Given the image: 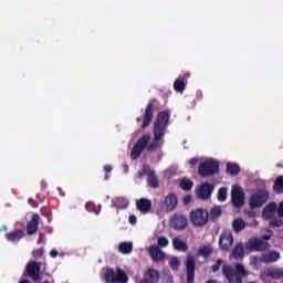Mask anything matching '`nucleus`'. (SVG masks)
Returning a JSON list of instances; mask_svg holds the SVG:
<instances>
[{"label":"nucleus","mask_w":283,"mask_h":283,"mask_svg":"<svg viewBox=\"0 0 283 283\" xmlns=\"http://www.w3.org/2000/svg\"><path fill=\"white\" fill-rule=\"evenodd\" d=\"M169 118H171L169 111H163L157 114L153 126V142L149 143L151 140V135L148 133L144 134L133 146L130 151V158H133V160L140 158V154H143L145 149H147V151H156V149L160 147V142L163 138H165V134H167V127H169Z\"/></svg>","instance_id":"nucleus-1"},{"label":"nucleus","mask_w":283,"mask_h":283,"mask_svg":"<svg viewBox=\"0 0 283 283\" xmlns=\"http://www.w3.org/2000/svg\"><path fill=\"white\" fill-rule=\"evenodd\" d=\"M222 273L229 283H242V280L249 275L242 263H238L234 268L229 265L222 266Z\"/></svg>","instance_id":"nucleus-2"},{"label":"nucleus","mask_w":283,"mask_h":283,"mask_svg":"<svg viewBox=\"0 0 283 283\" xmlns=\"http://www.w3.org/2000/svg\"><path fill=\"white\" fill-rule=\"evenodd\" d=\"M104 280L106 283H127L129 282V276L127 273L120 268L112 269L107 268L106 272L104 273Z\"/></svg>","instance_id":"nucleus-3"},{"label":"nucleus","mask_w":283,"mask_h":283,"mask_svg":"<svg viewBox=\"0 0 283 283\" xmlns=\"http://www.w3.org/2000/svg\"><path fill=\"white\" fill-rule=\"evenodd\" d=\"M220 171V164L217 160L208 159L199 164L198 174L201 178L216 176Z\"/></svg>","instance_id":"nucleus-4"},{"label":"nucleus","mask_w":283,"mask_h":283,"mask_svg":"<svg viewBox=\"0 0 283 283\" xmlns=\"http://www.w3.org/2000/svg\"><path fill=\"white\" fill-rule=\"evenodd\" d=\"M269 198H271V193L266 189H259L250 197V209H260V207H264L266 202H269Z\"/></svg>","instance_id":"nucleus-5"},{"label":"nucleus","mask_w":283,"mask_h":283,"mask_svg":"<svg viewBox=\"0 0 283 283\" xmlns=\"http://www.w3.org/2000/svg\"><path fill=\"white\" fill-rule=\"evenodd\" d=\"M156 105V98L149 99L142 117L136 118V123H142L140 129H147L154 120V106Z\"/></svg>","instance_id":"nucleus-6"},{"label":"nucleus","mask_w":283,"mask_h":283,"mask_svg":"<svg viewBox=\"0 0 283 283\" xmlns=\"http://www.w3.org/2000/svg\"><path fill=\"white\" fill-rule=\"evenodd\" d=\"M190 222L193 227H205L209 222V211L196 208L190 212Z\"/></svg>","instance_id":"nucleus-7"},{"label":"nucleus","mask_w":283,"mask_h":283,"mask_svg":"<svg viewBox=\"0 0 283 283\" xmlns=\"http://www.w3.org/2000/svg\"><path fill=\"white\" fill-rule=\"evenodd\" d=\"M25 275L27 277H30L32 282H41V280H43V273H41V262H29L25 268Z\"/></svg>","instance_id":"nucleus-8"},{"label":"nucleus","mask_w":283,"mask_h":283,"mask_svg":"<svg viewBox=\"0 0 283 283\" xmlns=\"http://www.w3.org/2000/svg\"><path fill=\"white\" fill-rule=\"evenodd\" d=\"M231 202L234 209H242L244 207V190H242V187L238 185L232 186Z\"/></svg>","instance_id":"nucleus-9"},{"label":"nucleus","mask_w":283,"mask_h":283,"mask_svg":"<svg viewBox=\"0 0 283 283\" xmlns=\"http://www.w3.org/2000/svg\"><path fill=\"white\" fill-rule=\"evenodd\" d=\"M169 226L175 231H185L189 227V220L185 214H174L169 220Z\"/></svg>","instance_id":"nucleus-10"},{"label":"nucleus","mask_w":283,"mask_h":283,"mask_svg":"<svg viewBox=\"0 0 283 283\" xmlns=\"http://www.w3.org/2000/svg\"><path fill=\"white\" fill-rule=\"evenodd\" d=\"M271 243L260 238H252L249 240V251H269Z\"/></svg>","instance_id":"nucleus-11"},{"label":"nucleus","mask_w":283,"mask_h":283,"mask_svg":"<svg viewBox=\"0 0 283 283\" xmlns=\"http://www.w3.org/2000/svg\"><path fill=\"white\" fill-rule=\"evenodd\" d=\"M186 275L187 283H193L196 280V258L193 255H188L186 259Z\"/></svg>","instance_id":"nucleus-12"},{"label":"nucleus","mask_w":283,"mask_h":283,"mask_svg":"<svg viewBox=\"0 0 283 283\" xmlns=\"http://www.w3.org/2000/svg\"><path fill=\"white\" fill-rule=\"evenodd\" d=\"M148 176V185L153 189H158L160 187V181H158V177L156 176V172L151 170L149 166H144L142 172H139V176Z\"/></svg>","instance_id":"nucleus-13"},{"label":"nucleus","mask_w":283,"mask_h":283,"mask_svg":"<svg viewBox=\"0 0 283 283\" xmlns=\"http://www.w3.org/2000/svg\"><path fill=\"white\" fill-rule=\"evenodd\" d=\"M219 247L221 251H229L233 247V233L231 231H224L219 238Z\"/></svg>","instance_id":"nucleus-14"},{"label":"nucleus","mask_w":283,"mask_h":283,"mask_svg":"<svg viewBox=\"0 0 283 283\" xmlns=\"http://www.w3.org/2000/svg\"><path fill=\"white\" fill-rule=\"evenodd\" d=\"M178 207V197L174 192H170L168 196H166L163 209H165L167 212L174 211Z\"/></svg>","instance_id":"nucleus-15"},{"label":"nucleus","mask_w":283,"mask_h":283,"mask_svg":"<svg viewBox=\"0 0 283 283\" xmlns=\"http://www.w3.org/2000/svg\"><path fill=\"white\" fill-rule=\"evenodd\" d=\"M211 193H213V185H211L209 182H205L199 188L197 196H198L199 200H207V199L211 198Z\"/></svg>","instance_id":"nucleus-16"},{"label":"nucleus","mask_w":283,"mask_h":283,"mask_svg":"<svg viewBox=\"0 0 283 283\" xmlns=\"http://www.w3.org/2000/svg\"><path fill=\"white\" fill-rule=\"evenodd\" d=\"M275 211H277V203L274 201L268 203L262 211L263 220H273L275 218Z\"/></svg>","instance_id":"nucleus-17"},{"label":"nucleus","mask_w":283,"mask_h":283,"mask_svg":"<svg viewBox=\"0 0 283 283\" xmlns=\"http://www.w3.org/2000/svg\"><path fill=\"white\" fill-rule=\"evenodd\" d=\"M148 253L153 260V262H164L165 261V252L158 248V245H150L148 249Z\"/></svg>","instance_id":"nucleus-18"},{"label":"nucleus","mask_w":283,"mask_h":283,"mask_svg":"<svg viewBox=\"0 0 283 283\" xmlns=\"http://www.w3.org/2000/svg\"><path fill=\"white\" fill-rule=\"evenodd\" d=\"M39 214L34 213L31 217V220L27 223V234L34 235L39 231Z\"/></svg>","instance_id":"nucleus-19"},{"label":"nucleus","mask_w":283,"mask_h":283,"mask_svg":"<svg viewBox=\"0 0 283 283\" xmlns=\"http://www.w3.org/2000/svg\"><path fill=\"white\" fill-rule=\"evenodd\" d=\"M137 211H140L144 216L151 211V200L142 198L136 201Z\"/></svg>","instance_id":"nucleus-20"},{"label":"nucleus","mask_w":283,"mask_h":283,"mask_svg":"<svg viewBox=\"0 0 283 283\" xmlns=\"http://www.w3.org/2000/svg\"><path fill=\"white\" fill-rule=\"evenodd\" d=\"M23 238H25V231L20 229L13 230L6 234V240H8V242H20L23 240Z\"/></svg>","instance_id":"nucleus-21"},{"label":"nucleus","mask_w":283,"mask_h":283,"mask_svg":"<svg viewBox=\"0 0 283 283\" xmlns=\"http://www.w3.org/2000/svg\"><path fill=\"white\" fill-rule=\"evenodd\" d=\"M277 260H280V252L277 251H271L261 255V262L264 264H273Z\"/></svg>","instance_id":"nucleus-22"},{"label":"nucleus","mask_w":283,"mask_h":283,"mask_svg":"<svg viewBox=\"0 0 283 283\" xmlns=\"http://www.w3.org/2000/svg\"><path fill=\"white\" fill-rule=\"evenodd\" d=\"M263 277H272V280H280L283 277V270L282 269H269L263 274Z\"/></svg>","instance_id":"nucleus-23"},{"label":"nucleus","mask_w":283,"mask_h":283,"mask_svg":"<svg viewBox=\"0 0 283 283\" xmlns=\"http://www.w3.org/2000/svg\"><path fill=\"white\" fill-rule=\"evenodd\" d=\"M231 258H234V260H242L244 258V243L239 242L235 244L231 252Z\"/></svg>","instance_id":"nucleus-24"},{"label":"nucleus","mask_w":283,"mask_h":283,"mask_svg":"<svg viewBox=\"0 0 283 283\" xmlns=\"http://www.w3.org/2000/svg\"><path fill=\"white\" fill-rule=\"evenodd\" d=\"M172 247L176 251H181L182 253L189 251V245L178 238L172 239Z\"/></svg>","instance_id":"nucleus-25"},{"label":"nucleus","mask_w":283,"mask_h":283,"mask_svg":"<svg viewBox=\"0 0 283 283\" xmlns=\"http://www.w3.org/2000/svg\"><path fill=\"white\" fill-rule=\"evenodd\" d=\"M119 253H123L124 255H129L134 251V243L132 242H122L118 245Z\"/></svg>","instance_id":"nucleus-26"},{"label":"nucleus","mask_w":283,"mask_h":283,"mask_svg":"<svg viewBox=\"0 0 283 283\" xmlns=\"http://www.w3.org/2000/svg\"><path fill=\"white\" fill-rule=\"evenodd\" d=\"M113 207L117 209H127L129 207V201L123 197H119L117 199H113Z\"/></svg>","instance_id":"nucleus-27"},{"label":"nucleus","mask_w":283,"mask_h":283,"mask_svg":"<svg viewBox=\"0 0 283 283\" xmlns=\"http://www.w3.org/2000/svg\"><path fill=\"white\" fill-rule=\"evenodd\" d=\"M212 254L213 248L211 247V244L203 245L198 251V255L205 258V260H207V258H211Z\"/></svg>","instance_id":"nucleus-28"},{"label":"nucleus","mask_w":283,"mask_h":283,"mask_svg":"<svg viewBox=\"0 0 283 283\" xmlns=\"http://www.w3.org/2000/svg\"><path fill=\"white\" fill-rule=\"evenodd\" d=\"M247 227V222L242 218L234 219L232 222V229L234 233H240V231L244 230Z\"/></svg>","instance_id":"nucleus-29"},{"label":"nucleus","mask_w":283,"mask_h":283,"mask_svg":"<svg viewBox=\"0 0 283 283\" xmlns=\"http://www.w3.org/2000/svg\"><path fill=\"white\" fill-rule=\"evenodd\" d=\"M222 216V208L220 206H214L213 208L210 209V213H208V218L210 220H218Z\"/></svg>","instance_id":"nucleus-30"},{"label":"nucleus","mask_w":283,"mask_h":283,"mask_svg":"<svg viewBox=\"0 0 283 283\" xmlns=\"http://www.w3.org/2000/svg\"><path fill=\"white\" fill-rule=\"evenodd\" d=\"M273 191H275V193H283V176L276 177L273 185Z\"/></svg>","instance_id":"nucleus-31"},{"label":"nucleus","mask_w":283,"mask_h":283,"mask_svg":"<svg viewBox=\"0 0 283 283\" xmlns=\"http://www.w3.org/2000/svg\"><path fill=\"white\" fill-rule=\"evenodd\" d=\"M227 174H230V176H238L240 174V166L238 164H227Z\"/></svg>","instance_id":"nucleus-32"},{"label":"nucleus","mask_w":283,"mask_h":283,"mask_svg":"<svg viewBox=\"0 0 283 283\" xmlns=\"http://www.w3.org/2000/svg\"><path fill=\"white\" fill-rule=\"evenodd\" d=\"M186 87H187V84H185V80H176L174 83L175 92H184Z\"/></svg>","instance_id":"nucleus-33"},{"label":"nucleus","mask_w":283,"mask_h":283,"mask_svg":"<svg viewBox=\"0 0 283 283\" xmlns=\"http://www.w3.org/2000/svg\"><path fill=\"white\" fill-rule=\"evenodd\" d=\"M180 187L181 189H184V191H191V189L193 188V181L189 179H184L180 181Z\"/></svg>","instance_id":"nucleus-34"},{"label":"nucleus","mask_w":283,"mask_h":283,"mask_svg":"<svg viewBox=\"0 0 283 283\" xmlns=\"http://www.w3.org/2000/svg\"><path fill=\"white\" fill-rule=\"evenodd\" d=\"M217 198H218L219 202H227V188L226 187L219 188Z\"/></svg>","instance_id":"nucleus-35"},{"label":"nucleus","mask_w":283,"mask_h":283,"mask_svg":"<svg viewBox=\"0 0 283 283\" xmlns=\"http://www.w3.org/2000/svg\"><path fill=\"white\" fill-rule=\"evenodd\" d=\"M157 247L164 249L165 247H169V239L166 237H158Z\"/></svg>","instance_id":"nucleus-36"},{"label":"nucleus","mask_w":283,"mask_h":283,"mask_svg":"<svg viewBox=\"0 0 283 283\" xmlns=\"http://www.w3.org/2000/svg\"><path fill=\"white\" fill-rule=\"evenodd\" d=\"M44 253L45 251L43 250V248H39L32 251V255L33 258H35V260H39V258H43Z\"/></svg>","instance_id":"nucleus-37"},{"label":"nucleus","mask_w":283,"mask_h":283,"mask_svg":"<svg viewBox=\"0 0 283 283\" xmlns=\"http://www.w3.org/2000/svg\"><path fill=\"white\" fill-rule=\"evenodd\" d=\"M169 265L171 266V269L177 270L178 266H180V261H178V258L174 256L170 259Z\"/></svg>","instance_id":"nucleus-38"},{"label":"nucleus","mask_w":283,"mask_h":283,"mask_svg":"<svg viewBox=\"0 0 283 283\" xmlns=\"http://www.w3.org/2000/svg\"><path fill=\"white\" fill-rule=\"evenodd\" d=\"M222 259H218L217 263L211 266L212 273H218V271H220V266H222Z\"/></svg>","instance_id":"nucleus-39"},{"label":"nucleus","mask_w":283,"mask_h":283,"mask_svg":"<svg viewBox=\"0 0 283 283\" xmlns=\"http://www.w3.org/2000/svg\"><path fill=\"white\" fill-rule=\"evenodd\" d=\"M260 262H262V258L251 256L250 264H251L252 266H258V264H260Z\"/></svg>","instance_id":"nucleus-40"},{"label":"nucleus","mask_w":283,"mask_h":283,"mask_svg":"<svg viewBox=\"0 0 283 283\" xmlns=\"http://www.w3.org/2000/svg\"><path fill=\"white\" fill-rule=\"evenodd\" d=\"M193 200V198L191 197V195H186L182 199L184 205H191V201Z\"/></svg>","instance_id":"nucleus-41"},{"label":"nucleus","mask_w":283,"mask_h":283,"mask_svg":"<svg viewBox=\"0 0 283 283\" xmlns=\"http://www.w3.org/2000/svg\"><path fill=\"white\" fill-rule=\"evenodd\" d=\"M28 203L33 207V209H39V203L34 201L32 198L28 200Z\"/></svg>","instance_id":"nucleus-42"},{"label":"nucleus","mask_w":283,"mask_h":283,"mask_svg":"<svg viewBox=\"0 0 283 283\" xmlns=\"http://www.w3.org/2000/svg\"><path fill=\"white\" fill-rule=\"evenodd\" d=\"M198 160H199L198 157H193L188 163L190 167H196V165H198Z\"/></svg>","instance_id":"nucleus-43"},{"label":"nucleus","mask_w":283,"mask_h":283,"mask_svg":"<svg viewBox=\"0 0 283 283\" xmlns=\"http://www.w3.org/2000/svg\"><path fill=\"white\" fill-rule=\"evenodd\" d=\"M128 222L129 224H136V222H138V219L136 218V216L132 214L128 218Z\"/></svg>","instance_id":"nucleus-44"},{"label":"nucleus","mask_w":283,"mask_h":283,"mask_svg":"<svg viewBox=\"0 0 283 283\" xmlns=\"http://www.w3.org/2000/svg\"><path fill=\"white\" fill-rule=\"evenodd\" d=\"M277 213H279L280 218H283V201L280 203V206L277 208Z\"/></svg>","instance_id":"nucleus-45"},{"label":"nucleus","mask_w":283,"mask_h":283,"mask_svg":"<svg viewBox=\"0 0 283 283\" xmlns=\"http://www.w3.org/2000/svg\"><path fill=\"white\" fill-rule=\"evenodd\" d=\"M271 224H272L273 227H282V222H281L280 220H273V219H272Z\"/></svg>","instance_id":"nucleus-46"},{"label":"nucleus","mask_w":283,"mask_h":283,"mask_svg":"<svg viewBox=\"0 0 283 283\" xmlns=\"http://www.w3.org/2000/svg\"><path fill=\"white\" fill-rule=\"evenodd\" d=\"M260 240H263L264 242H268V240H271V234H263Z\"/></svg>","instance_id":"nucleus-47"},{"label":"nucleus","mask_w":283,"mask_h":283,"mask_svg":"<svg viewBox=\"0 0 283 283\" xmlns=\"http://www.w3.org/2000/svg\"><path fill=\"white\" fill-rule=\"evenodd\" d=\"M36 198L40 202H44L45 201V196H42L41 193L36 195Z\"/></svg>","instance_id":"nucleus-48"},{"label":"nucleus","mask_w":283,"mask_h":283,"mask_svg":"<svg viewBox=\"0 0 283 283\" xmlns=\"http://www.w3.org/2000/svg\"><path fill=\"white\" fill-rule=\"evenodd\" d=\"M112 166L111 165H106L104 166V171H106V174H109L112 171Z\"/></svg>","instance_id":"nucleus-49"},{"label":"nucleus","mask_w":283,"mask_h":283,"mask_svg":"<svg viewBox=\"0 0 283 283\" xmlns=\"http://www.w3.org/2000/svg\"><path fill=\"white\" fill-rule=\"evenodd\" d=\"M50 255H51V258H56V256L59 255V251L52 250V251L50 252Z\"/></svg>","instance_id":"nucleus-50"},{"label":"nucleus","mask_w":283,"mask_h":283,"mask_svg":"<svg viewBox=\"0 0 283 283\" xmlns=\"http://www.w3.org/2000/svg\"><path fill=\"white\" fill-rule=\"evenodd\" d=\"M90 207H94V203L92 202L86 203V209H90Z\"/></svg>","instance_id":"nucleus-51"},{"label":"nucleus","mask_w":283,"mask_h":283,"mask_svg":"<svg viewBox=\"0 0 283 283\" xmlns=\"http://www.w3.org/2000/svg\"><path fill=\"white\" fill-rule=\"evenodd\" d=\"M0 231H8V227L2 226V227L0 228Z\"/></svg>","instance_id":"nucleus-52"},{"label":"nucleus","mask_w":283,"mask_h":283,"mask_svg":"<svg viewBox=\"0 0 283 283\" xmlns=\"http://www.w3.org/2000/svg\"><path fill=\"white\" fill-rule=\"evenodd\" d=\"M19 283H30L28 280L20 281Z\"/></svg>","instance_id":"nucleus-53"},{"label":"nucleus","mask_w":283,"mask_h":283,"mask_svg":"<svg viewBox=\"0 0 283 283\" xmlns=\"http://www.w3.org/2000/svg\"><path fill=\"white\" fill-rule=\"evenodd\" d=\"M60 193H61L62 196H65V192H63V189H61V188H60Z\"/></svg>","instance_id":"nucleus-54"},{"label":"nucleus","mask_w":283,"mask_h":283,"mask_svg":"<svg viewBox=\"0 0 283 283\" xmlns=\"http://www.w3.org/2000/svg\"><path fill=\"white\" fill-rule=\"evenodd\" d=\"M107 178H109V176H108V175H106V176H105V180H107Z\"/></svg>","instance_id":"nucleus-55"},{"label":"nucleus","mask_w":283,"mask_h":283,"mask_svg":"<svg viewBox=\"0 0 283 283\" xmlns=\"http://www.w3.org/2000/svg\"><path fill=\"white\" fill-rule=\"evenodd\" d=\"M46 216H50V212H46Z\"/></svg>","instance_id":"nucleus-56"}]
</instances>
